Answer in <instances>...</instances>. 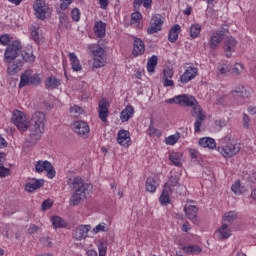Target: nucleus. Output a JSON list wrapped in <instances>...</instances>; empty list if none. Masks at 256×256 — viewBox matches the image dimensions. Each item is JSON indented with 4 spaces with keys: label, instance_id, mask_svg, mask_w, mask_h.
Masks as SVG:
<instances>
[{
    "label": "nucleus",
    "instance_id": "obj_26",
    "mask_svg": "<svg viewBox=\"0 0 256 256\" xmlns=\"http://www.w3.org/2000/svg\"><path fill=\"white\" fill-rule=\"evenodd\" d=\"M68 57L70 59L73 71L78 72L83 69V66H81V62L79 61V58L77 57V54H75V52L69 53Z\"/></svg>",
    "mask_w": 256,
    "mask_h": 256
},
{
    "label": "nucleus",
    "instance_id": "obj_13",
    "mask_svg": "<svg viewBox=\"0 0 256 256\" xmlns=\"http://www.w3.org/2000/svg\"><path fill=\"white\" fill-rule=\"evenodd\" d=\"M184 212L187 219L192 221V223H195L196 225L197 223H199V218L197 217V213H199V208H197V206L186 204L184 206Z\"/></svg>",
    "mask_w": 256,
    "mask_h": 256
},
{
    "label": "nucleus",
    "instance_id": "obj_43",
    "mask_svg": "<svg viewBox=\"0 0 256 256\" xmlns=\"http://www.w3.org/2000/svg\"><path fill=\"white\" fill-rule=\"evenodd\" d=\"M178 141H179V133H177L175 135L168 136L165 139L166 145H175V143H177Z\"/></svg>",
    "mask_w": 256,
    "mask_h": 256
},
{
    "label": "nucleus",
    "instance_id": "obj_40",
    "mask_svg": "<svg viewBox=\"0 0 256 256\" xmlns=\"http://www.w3.org/2000/svg\"><path fill=\"white\" fill-rule=\"evenodd\" d=\"M201 34V25L195 24L190 27V37L197 39Z\"/></svg>",
    "mask_w": 256,
    "mask_h": 256
},
{
    "label": "nucleus",
    "instance_id": "obj_57",
    "mask_svg": "<svg viewBox=\"0 0 256 256\" xmlns=\"http://www.w3.org/2000/svg\"><path fill=\"white\" fill-rule=\"evenodd\" d=\"M216 127H220V129H223V127H227V120L225 119H219L215 121Z\"/></svg>",
    "mask_w": 256,
    "mask_h": 256
},
{
    "label": "nucleus",
    "instance_id": "obj_49",
    "mask_svg": "<svg viewBox=\"0 0 256 256\" xmlns=\"http://www.w3.org/2000/svg\"><path fill=\"white\" fill-rule=\"evenodd\" d=\"M11 173V169L5 168L3 163H0V177H7Z\"/></svg>",
    "mask_w": 256,
    "mask_h": 256
},
{
    "label": "nucleus",
    "instance_id": "obj_33",
    "mask_svg": "<svg viewBox=\"0 0 256 256\" xmlns=\"http://www.w3.org/2000/svg\"><path fill=\"white\" fill-rule=\"evenodd\" d=\"M31 39L34 41V43H41V39H43V35H41V30H39V27L31 26Z\"/></svg>",
    "mask_w": 256,
    "mask_h": 256
},
{
    "label": "nucleus",
    "instance_id": "obj_28",
    "mask_svg": "<svg viewBox=\"0 0 256 256\" xmlns=\"http://www.w3.org/2000/svg\"><path fill=\"white\" fill-rule=\"evenodd\" d=\"M199 146L205 147L208 149H215V147H217V143L215 142V139H213V138L204 137L199 140Z\"/></svg>",
    "mask_w": 256,
    "mask_h": 256
},
{
    "label": "nucleus",
    "instance_id": "obj_21",
    "mask_svg": "<svg viewBox=\"0 0 256 256\" xmlns=\"http://www.w3.org/2000/svg\"><path fill=\"white\" fill-rule=\"evenodd\" d=\"M106 27H107V24H105V22L103 21L96 22L94 25V33L96 37L103 39V37H105L106 35Z\"/></svg>",
    "mask_w": 256,
    "mask_h": 256
},
{
    "label": "nucleus",
    "instance_id": "obj_50",
    "mask_svg": "<svg viewBox=\"0 0 256 256\" xmlns=\"http://www.w3.org/2000/svg\"><path fill=\"white\" fill-rule=\"evenodd\" d=\"M70 113L72 115H81V113H83V109H81V107L74 105L72 107H70Z\"/></svg>",
    "mask_w": 256,
    "mask_h": 256
},
{
    "label": "nucleus",
    "instance_id": "obj_58",
    "mask_svg": "<svg viewBox=\"0 0 256 256\" xmlns=\"http://www.w3.org/2000/svg\"><path fill=\"white\" fill-rule=\"evenodd\" d=\"M61 25H67L69 23V16L67 14L63 13L59 17Z\"/></svg>",
    "mask_w": 256,
    "mask_h": 256
},
{
    "label": "nucleus",
    "instance_id": "obj_46",
    "mask_svg": "<svg viewBox=\"0 0 256 256\" xmlns=\"http://www.w3.org/2000/svg\"><path fill=\"white\" fill-rule=\"evenodd\" d=\"M53 207V202H51V199H46L41 204L42 211H47Z\"/></svg>",
    "mask_w": 256,
    "mask_h": 256
},
{
    "label": "nucleus",
    "instance_id": "obj_15",
    "mask_svg": "<svg viewBox=\"0 0 256 256\" xmlns=\"http://www.w3.org/2000/svg\"><path fill=\"white\" fill-rule=\"evenodd\" d=\"M73 130L77 135L84 137L86 139L87 135H89V125L84 121H76L73 123Z\"/></svg>",
    "mask_w": 256,
    "mask_h": 256
},
{
    "label": "nucleus",
    "instance_id": "obj_4",
    "mask_svg": "<svg viewBox=\"0 0 256 256\" xmlns=\"http://www.w3.org/2000/svg\"><path fill=\"white\" fill-rule=\"evenodd\" d=\"M191 115L196 119L194 122V131L195 133H201V128L203 127V121H205V114H203V108L199 104L193 106Z\"/></svg>",
    "mask_w": 256,
    "mask_h": 256
},
{
    "label": "nucleus",
    "instance_id": "obj_12",
    "mask_svg": "<svg viewBox=\"0 0 256 256\" xmlns=\"http://www.w3.org/2000/svg\"><path fill=\"white\" fill-rule=\"evenodd\" d=\"M98 115L103 123H107V117H109V102L105 98L99 101Z\"/></svg>",
    "mask_w": 256,
    "mask_h": 256
},
{
    "label": "nucleus",
    "instance_id": "obj_53",
    "mask_svg": "<svg viewBox=\"0 0 256 256\" xmlns=\"http://www.w3.org/2000/svg\"><path fill=\"white\" fill-rule=\"evenodd\" d=\"M164 87H175V82L171 78H162Z\"/></svg>",
    "mask_w": 256,
    "mask_h": 256
},
{
    "label": "nucleus",
    "instance_id": "obj_31",
    "mask_svg": "<svg viewBox=\"0 0 256 256\" xmlns=\"http://www.w3.org/2000/svg\"><path fill=\"white\" fill-rule=\"evenodd\" d=\"M181 249L184 253H187V255H199V253L203 251V249L197 245L182 246Z\"/></svg>",
    "mask_w": 256,
    "mask_h": 256
},
{
    "label": "nucleus",
    "instance_id": "obj_19",
    "mask_svg": "<svg viewBox=\"0 0 256 256\" xmlns=\"http://www.w3.org/2000/svg\"><path fill=\"white\" fill-rule=\"evenodd\" d=\"M145 53V43L139 38H134L132 55L139 57Z\"/></svg>",
    "mask_w": 256,
    "mask_h": 256
},
{
    "label": "nucleus",
    "instance_id": "obj_47",
    "mask_svg": "<svg viewBox=\"0 0 256 256\" xmlns=\"http://www.w3.org/2000/svg\"><path fill=\"white\" fill-rule=\"evenodd\" d=\"M71 17L73 19V21H79V19H81V11H79L78 8H74L71 11Z\"/></svg>",
    "mask_w": 256,
    "mask_h": 256
},
{
    "label": "nucleus",
    "instance_id": "obj_6",
    "mask_svg": "<svg viewBox=\"0 0 256 256\" xmlns=\"http://www.w3.org/2000/svg\"><path fill=\"white\" fill-rule=\"evenodd\" d=\"M42 82L43 80H41L39 74H33L31 76V73H29V71H26L24 74L21 75L19 87H27V85H33L34 87H37L41 85Z\"/></svg>",
    "mask_w": 256,
    "mask_h": 256
},
{
    "label": "nucleus",
    "instance_id": "obj_61",
    "mask_svg": "<svg viewBox=\"0 0 256 256\" xmlns=\"http://www.w3.org/2000/svg\"><path fill=\"white\" fill-rule=\"evenodd\" d=\"M148 134L150 136H153V135L159 136V135H161V132L158 129H155L154 127H149Z\"/></svg>",
    "mask_w": 256,
    "mask_h": 256
},
{
    "label": "nucleus",
    "instance_id": "obj_37",
    "mask_svg": "<svg viewBox=\"0 0 256 256\" xmlns=\"http://www.w3.org/2000/svg\"><path fill=\"white\" fill-rule=\"evenodd\" d=\"M52 225L54 229H61V227H65V220L60 216H54L51 218Z\"/></svg>",
    "mask_w": 256,
    "mask_h": 256
},
{
    "label": "nucleus",
    "instance_id": "obj_25",
    "mask_svg": "<svg viewBox=\"0 0 256 256\" xmlns=\"http://www.w3.org/2000/svg\"><path fill=\"white\" fill-rule=\"evenodd\" d=\"M146 191L149 193H155L157 191V187H159V183H157V178L156 177H148L146 179Z\"/></svg>",
    "mask_w": 256,
    "mask_h": 256
},
{
    "label": "nucleus",
    "instance_id": "obj_11",
    "mask_svg": "<svg viewBox=\"0 0 256 256\" xmlns=\"http://www.w3.org/2000/svg\"><path fill=\"white\" fill-rule=\"evenodd\" d=\"M33 9L35 11V16L43 21L47 15V5H45V0H36Z\"/></svg>",
    "mask_w": 256,
    "mask_h": 256
},
{
    "label": "nucleus",
    "instance_id": "obj_2",
    "mask_svg": "<svg viewBox=\"0 0 256 256\" xmlns=\"http://www.w3.org/2000/svg\"><path fill=\"white\" fill-rule=\"evenodd\" d=\"M68 185H70L71 189H74V193L72 194L69 202L72 207H77L81 201L87 199V195H89V192L93 189V186L85 183L79 176L73 179L70 178L68 180Z\"/></svg>",
    "mask_w": 256,
    "mask_h": 256
},
{
    "label": "nucleus",
    "instance_id": "obj_44",
    "mask_svg": "<svg viewBox=\"0 0 256 256\" xmlns=\"http://www.w3.org/2000/svg\"><path fill=\"white\" fill-rule=\"evenodd\" d=\"M109 231V228L107 227L106 223H100L95 228H93L94 233H101Z\"/></svg>",
    "mask_w": 256,
    "mask_h": 256
},
{
    "label": "nucleus",
    "instance_id": "obj_18",
    "mask_svg": "<svg viewBox=\"0 0 256 256\" xmlns=\"http://www.w3.org/2000/svg\"><path fill=\"white\" fill-rule=\"evenodd\" d=\"M45 185L44 179L32 178L31 182L25 184L24 189L27 193H35L38 189H41Z\"/></svg>",
    "mask_w": 256,
    "mask_h": 256
},
{
    "label": "nucleus",
    "instance_id": "obj_9",
    "mask_svg": "<svg viewBox=\"0 0 256 256\" xmlns=\"http://www.w3.org/2000/svg\"><path fill=\"white\" fill-rule=\"evenodd\" d=\"M228 31L229 29L222 27L221 30L212 33L209 42L210 49H212V51H215V49L221 45V41H223V38L225 37V34L228 33Z\"/></svg>",
    "mask_w": 256,
    "mask_h": 256
},
{
    "label": "nucleus",
    "instance_id": "obj_55",
    "mask_svg": "<svg viewBox=\"0 0 256 256\" xmlns=\"http://www.w3.org/2000/svg\"><path fill=\"white\" fill-rule=\"evenodd\" d=\"M71 4V0H60V9L62 11H65V9H67V7H69Z\"/></svg>",
    "mask_w": 256,
    "mask_h": 256
},
{
    "label": "nucleus",
    "instance_id": "obj_59",
    "mask_svg": "<svg viewBox=\"0 0 256 256\" xmlns=\"http://www.w3.org/2000/svg\"><path fill=\"white\" fill-rule=\"evenodd\" d=\"M37 231H39V226H37L35 224L30 225V227L28 229L29 235H33V234L37 233Z\"/></svg>",
    "mask_w": 256,
    "mask_h": 256
},
{
    "label": "nucleus",
    "instance_id": "obj_41",
    "mask_svg": "<svg viewBox=\"0 0 256 256\" xmlns=\"http://www.w3.org/2000/svg\"><path fill=\"white\" fill-rule=\"evenodd\" d=\"M160 203L162 205H169L170 200H169V190L164 188V190L162 191V194L160 196Z\"/></svg>",
    "mask_w": 256,
    "mask_h": 256
},
{
    "label": "nucleus",
    "instance_id": "obj_48",
    "mask_svg": "<svg viewBox=\"0 0 256 256\" xmlns=\"http://www.w3.org/2000/svg\"><path fill=\"white\" fill-rule=\"evenodd\" d=\"M93 57H103L105 55V50L103 47L98 46L95 50L92 51Z\"/></svg>",
    "mask_w": 256,
    "mask_h": 256
},
{
    "label": "nucleus",
    "instance_id": "obj_62",
    "mask_svg": "<svg viewBox=\"0 0 256 256\" xmlns=\"http://www.w3.org/2000/svg\"><path fill=\"white\" fill-rule=\"evenodd\" d=\"M189 153L192 159H199V152L197 150L190 148Z\"/></svg>",
    "mask_w": 256,
    "mask_h": 256
},
{
    "label": "nucleus",
    "instance_id": "obj_8",
    "mask_svg": "<svg viewBox=\"0 0 256 256\" xmlns=\"http://www.w3.org/2000/svg\"><path fill=\"white\" fill-rule=\"evenodd\" d=\"M218 151L221 153V155H223V157L230 158L237 155V153L241 151V144H233L229 142L225 146H219Z\"/></svg>",
    "mask_w": 256,
    "mask_h": 256
},
{
    "label": "nucleus",
    "instance_id": "obj_42",
    "mask_svg": "<svg viewBox=\"0 0 256 256\" xmlns=\"http://www.w3.org/2000/svg\"><path fill=\"white\" fill-rule=\"evenodd\" d=\"M93 67H95V69L105 67V58L103 56L102 57H94Z\"/></svg>",
    "mask_w": 256,
    "mask_h": 256
},
{
    "label": "nucleus",
    "instance_id": "obj_5",
    "mask_svg": "<svg viewBox=\"0 0 256 256\" xmlns=\"http://www.w3.org/2000/svg\"><path fill=\"white\" fill-rule=\"evenodd\" d=\"M166 102L169 103V105L176 103V105H184L186 107H193V105H197V99L187 94L175 96L174 98L168 99Z\"/></svg>",
    "mask_w": 256,
    "mask_h": 256
},
{
    "label": "nucleus",
    "instance_id": "obj_22",
    "mask_svg": "<svg viewBox=\"0 0 256 256\" xmlns=\"http://www.w3.org/2000/svg\"><path fill=\"white\" fill-rule=\"evenodd\" d=\"M133 115H135V108H133L131 105H127L126 108L120 113V119L122 123H126V121H129Z\"/></svg>",
    "mask_w": 256,
    "mask_h": 256
},
{
    "label": "nucleus",
    "instance_id": "obj_45",
    "mask_svg": "<svg viewBox=\"0 0 256 256\" xmlns=\"http://www.w3.org/2000/svg\"><path fill=\"white\" fill-rule=\"evenodd\" d=\"M173 75H174L173 69L169 67L164 68L162 79H173Z\"/></svg>",
    "mask_w": 256,
    "mask_h": 256
},
{
    "label": "nucleus",
    "instance_id": "obj_23",
    "mask_svg": "<svg viewBox=\"0 0 256 256\" xmlns=\"http://www.w3.org/2000/svg\"><path fill=\"white\" fill-rule=\"evenodd\" d=\"M169 161H171L175 167H182L183 154L181 152H172L169 154Z\"/></svg>",
    "mask_w": 256,
    "mask_h": 256
},
{
    "label": "nucleus",
    "instance_id": "obj_3",
    "mask_svg": "<svg viewBox=\"0 0 256 256\" xmlns=\"http://www.w3.org/2000/svg\"><path fill=\"white\" fill-rule=\"evenodd\" d=\"M22 47L23 46L21 45V41L19 40H15L7 46L4 57L8 63H11V61L19 57Z\"/></svg>",
    "mask_w": 256,
    "mask_h": 256
},
{
    "label": "nucleus",
    "instance_id": "obj_27",
    "mask_svg": "<svg viewBox=\"0 0 256 256\" xmlns=\"http://www.w3.org/2000/svg\"><path fill=\"white\" fill-rule=\"evenodd\" d=\"M181 185L179 184V177L177 175L171 176L167 183L164 185V188H166L168 191L172 192L175 191L176 187H180Z\"/></svg>",
    "mask_w": 256,
    "mask_h": 256
},
{
    "label": "nucleus",
    "instance_id": "obj_54",
    "mask_svg": "<svg viewBox=\"0 0 256 256\" xmlns=\"http://www.w3.org/2000/svg\"><path fill=\"white\" fill-rule=\"evenodd\" d=\"M132 21H135V23H139L140 19H143V15H141V12H134L131 15Z\"/></svg>",
    "mask_w": 256,
    "mask_h": 256
},
{
    "label": "nucleus",
    "instance_id": "obj_39",
    "mask_svg": "<svg viewBox=\"0 0 256 256\" xmlns=\"http://www.w3.org/2000/svg\"><path fill=\"white\" fill-rule=\"evenodd\" d=\"M153 0H134L135 9H139L141 5L145 7V9H151V4Z\"/></svg>",
    "mask_w": 256,
    "mask_h": 256
},
{
    "label": "nucleus",
    "instance_id": "obj_32",
    "mask_svg": "<svg viewBox=\"0 0 256 256\" xmlns=\"http://www.w3.org/2000/svg\"><path fill=\"white\" fill-rule=\"evenodd\" d=\"M59 85H61V80L57 79V77L50 76L45 80L47 89H57Z\"/></svg>",
    "mask_w": 256,
    "mask_h": 256
},
{
    "label": "nucleus",
    "instance_id": "obj_7",
    "mask_svg": "<svg viewBox=\"0 0 256 256\" xmlns=\"http://www.w3.org/2000/svg\"><path fill=\"white\" fill-rule=\"evenodd\" d=\"M35 171L36 173H43V171L47 172L48 179H53L55 177V168H53V165L51 162L45 160H39L35 164Z\"/></svg>",
    "mask_w": 256,
    "mask_h": 256
},
{
    "label": "nucleus",
    "instance_id": "obj_51",
    "mask_svg": "<svg viewBox=\"0 0 256 256\" xmlns=\"http://www.w3.org/2000/svg\"><path fill=\"white\" fill-rule=\"evenodd\" d=\"M243 69L244 66L241 63H236L233 67V71L236 73V75H241V73H243Z\"/></svg>",
    "mask_w": 256,
    "mask_h": 256
},
{
    "label": "nucleus",
    "instance_id": "obj_20",
    "mask_svg": "<svg viewBox=\"0 0 256 256\" xmlns=\"http://www.w3.org/2000/svg\"><path fill=\"white\" fill-rule=\"evenodd\" d=\"M117 142L122 147H129V143L131 142V137L129 136V131L120 130L117 136Z\"/></svg>",
    "mask_w": 256,
    "mask_h": 256
},
{
    "label": "nucleus",
    "instance_id": "obj_35",
    "mask_svg": "<svg viewBox=\"0 0 256 256\" xmlns=\"http://www.w3.org/2000/svg\"><path fill=\"white\" fill-rule=\"evenodd\" d=\"M159 58L156 55H153L147 62V71L148 73H155V67H157V62Z\"/></svg>",
    "mask_w": 256,
    "mask_h": 256
},
{
    "label": "nucleus",
    "instance_id": "obj_63",
    "mask_svg": "<svg viewBox=\"0 0 256 256\" xmlns=\"http://www.w3.org/2000/svg\"><path fill=\"white\" fill-rule=\"evenodd\" d=\"M99 4L101 9H107V6L109 5V0H99Z\"/></svg>",
    "mask_w": 256,
    "mask_h": 256
},
{
    "label": "nucleus",
    "instance_id": "obj_10",
    "mask_svg": "<svg viewBox=\"0 0 256 256\" xmlns=\"http://www.w3.org/2000/svg\"><path fill=\"white\" fill-rule=\"evenodd\" d=\"M163 27V19L161 16H152L150 20V26L147 28L148 35H153V33H159Z\"/></svg>",
    "mask_w": 256,
    "mask_h": 256
},
{
    "label": "nucleus",
    "instance_id": "obj_1",
    "mask_svg": "<svg viewBox=\"0 0 256 256\" xmlns=\"http://www.w3.org/2000/svg\"><path fill=\"white\" fill-rule=\"evenodd\" d=\"M12 122L16 125L19 131H30V141L32 145H36L45 133V123H47V116L44 112L37 111L32 114L30 121H27L25 113L15 110L12 115Z\"/></svg>",
    "mask_w": 256,
    "mask_h": 256
},
{
    "label": "nucleus",
    "instance_id": "obj_14",
    "mask_svg": "<svg viewBox=\"0 0 256 256\" xmlns=\"http://www.w3.org/2000/svg\"><path fill=\"white\" fill-rule=\"evenodd\" d=\"M197 73H199V70L196 67L189 66L181 75L180 83H182L183 85L189 83V81H192V79H195V77H197Z\"/></svg>",
    "mask_w": 256,
    "mask_h": 256
},
{
    "label": "nucleus",
    "instance_id": "obj_29",
    "mask_svg": "<svg viewBox=\"0 0 256 256\" xmlns=\"http://www.w3.org/2000/svg\"><path fill=\"white\" fill-rule=\"evenodd\" d=\"M179 31H181V26H179V24H175L169 32L168 35V41H170V43H175V41H177V39H179Z\"/></svg>",
    "mask_w": 256,
    "mask_h": 256
},
{
    "label": "nucleus",
    "instance_id": "obj_34",
    "mask_svg": "<svg viewBox=\"0 0 256 256\" xmlns=\"http://www.w3.org/2000/svg\"><path fill=\"white\" fill-rule=\"evenodd\" d=\"M21 67H23V61L21 60L9 65L7 68L8 75H15V73H19V71H21Z\"/></svg>",
    "mask_w": 256,
    "mask_h": 256
},
{
    "label": "nucleus",
    "instance_id": "obj_60",
    "mask_svg": "<svg viewBox=\"0 0 256 256\" xmlns=\"http://www.w3.org/2000/svg\"><path fill=\"white\" fill-rule=\"evenodd\" d=\"M218 69H219V72L221 73V75H225V74L229 73V71H231V68L227 65H223Z\"/></svg>",
    "mask_w": 256,
    "mask_h": 256
},
{
    "label": "nucleus",
    "instance_id": "obj_30",
    "mask_svg": "<svg viewBox=\"0 0 256 256\" xmlns=\"http://www.w3.org/2000/svg\"><path fill=\"white\" fill-rule=\"evenodd\" d=\"M237 217L239 214L235 211H230L224 214L222 223H227V225H232L235 221H237Z\"/></svg>",
    "mask_w": 256,
    "mask_h": 256
},
{
    "label": "nucleus",
    "instance_id": "obj_16",
    "mask_svg": "<svg viewBox=\"0 0 256 256\" xmlns=\"http://www.w3.org/2000/svg\"><path fill=\"white\" fill-rule=\"evenodd\" d=\"M235 47H237V40L233 36H229L224 40L223 49L228 59L235 53Z\"/></svg>",
    "mask_w": 256,
    "mask_h": 256
},
{
    "label": "nucleus",
    "instance_id": "obj_52",
    "mask_svg": "<svg viewBox=\"0 0 256 256\" xmlns=\"http://www.w3.org/2000/svg\"><path fill=\"white\" fill-rule=\"evenodd\" d=\"M242 121L244 129H249V125L251 123V118H249V115L243 114Z\"/></svg>",
    "mask_w": 256,
    "mask_h": 256
},
{
    "label": "nucleus",
    "instance_id": "obj_56",
    "mask_svg": "<svg viewBox=\"0 0 256 256\" xmlns=\"http://www.w3.org/2000/svg\"><path fill=\"white\" fill-rule=\"evenodd\" d=\"M10 41L11 40L9 39V35L4 34V35L0 36V43H1V45H9Z\"/></svg>",
    "mask_w": 256,
    "mask_h": 256
},
{
    "label": "nucleus",
    "instance_id": "obj_17",
    "mask_svg": "<svg viewBox=\"0 0 256 256\" xmlns=\"http://www.w3.org/2000/svg\"><path fill=\"white\" fill-rule=\"evenodd\" d=\"M89 231H91V225H80L74 231V239L76 241H83L89 237Z\"/></svg>",
    "mask_w": 256,
    "mask_h": 256
},
{
    "label": "nucleus",
    "instance_id": "obj_24",
    "mask_svg": "<svg viewBox=\"0 0 256 256\" xmlns=\"http://www.w3.org/2000/svg\"><path fill=\"white\" fill-rule=\"evenodd\" d=\"M219 239H229L231 236V228L229 224L222 223V226L217 230Z\"/></svg>",
    "mask_w": 256,
    "mask_h": 256
},
{
    "label": "nucleus",
    "instance_id": "obj_38",
    "mask_svg": "<svg viewBox=\"0 0 256 256\" xmlns=\"http://www.w3.org/2000/svg\"><path fill=\"white\" fill-rule=\"evenodd\" d=\"M21 55H22L23 61H25L26 63H33V61H35V55H33V52L31 50H28V51L23 50L21 52Z\"/></svg>",
    "mask_w": 256,
    "mask_h": 256
},
{
    "label": "nucleus",
    "instance_id": "obj_64",
    "mask_svg": "<svg viewBox=\"0 0 256 256\" xmlns=\"http://www.w3.org/2000/svg\"><path fill=\"white\" fill-rule=\"evenodd\" d=\"M87 255L88 256H98L97 251H95V250H88Z\"/></svg>",
    "mask_w": 256,
    "mask_h": 256
},
{
    "label": "nucleus",
    "instance_id": "obj_36",
    "mask_svg": "<svg viewBox=\"0 0 256 256\" xmlns=\"http://www.w3.org/2000/svg\"><path fill=\"white\" fill-rule=\"evenodd\" d=\"M233 193H235V195H241L242 193H245V191H247V189H245V187L241 186V180L236 181L232 187H231Z\"/></svg>",
    "mask_w": 256,
    "mask_h": 256
}]
</instances>
